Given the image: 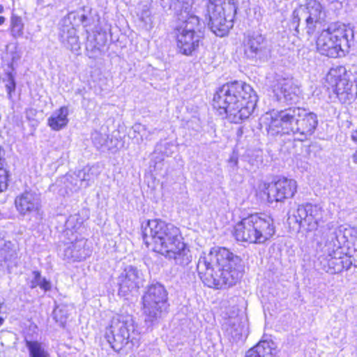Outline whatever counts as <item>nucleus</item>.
<instances>
[{"label": "nucleus", "mask_w": 357, "mask_h": 357, "mask_svg": "<svg viewBox=\"0 0 357 357\" xmlns=\"http://www.w3.org/2000/svg\"><path fill=\"white\" fill-rule=\"evenodd\" d=\"M3 6L0 5V13H3Z\"/></svg>", "instance_id": "a19ab883"}, {"label": "nucleus", "mask_w": 357, "mask_h": 357, "mask_svg": "<svg viewBox=\"0 0 357 357\" xmlns=\"http://www.w3.org/2000/svg\"><path fill=\"white\" fill-rule=\"evenodd\" d=\"M13 255H14V252H12L11 253H10L8 255H5L4 259L6 261V260H10L11 259V257L13 256Z\"/></svg>", "instance_id": "58836bf2"}, {"label": "nucleus", "mask_w": 357, "mask_h": 357, "mask_svg": "<svg viewBox=\"0 0 357 357\" xmlns=\"http://www.w3.org/2000/svg\"><path fill=\"white\" fill-rule=\"evenodd\" d=\"M8 174L3 167H0V192L5 190L8 186Z\"/></svg>", "instance_id": "7c9ffc66"}, {"label": "nucleus", "mask_w": 357, "mask_h": 357, "mask_svg": "<svg viewBox=\"0 0 357 357\" xmlns=\"http://www.w3.org/2000/svg\"><path fill=\"white\" fill-rule=\"evenodd\" d=\"M63 41H66L67 47L73 52H77L80 49L78 36L69 38Z\"/></svg>", "instance_id": "c756f323"}, {"label": "nucleus", "mask_w": 357, "mask_h": 357, "mask_svg": "<svg viewBox=\"0 0 357 357\" xmlns=\"http://www.w3.org/2000/svg\"><path fill=\"white\" fill-rule=\"evenodd\" d=\"M140 20L146 25L150 26L153 24V20L151 15V11L149 9L143 10L140 14Z\"/></svg>", "instance_id": "473e14b6"}, {"label": "nucleus", "mask_w": 357, "mask_h": 357, "mask_svg": "<svg viewBox=\"0 0 357 357\" xmlns=\"http://www.w3.org/2000/svg\"><path fill=\"white\" fill-rule=\"evenodd\" d=\"M17 211L22 216L41 215V200L38 194L33 191H25L15 199Z\"/></svg>", "instance_id": "dca6fc26"}, {"label": "nucleus", "mask_w": 357, "mask_h": 357, "mask_svg": "<svg viewBox=\"0 0 357 357\" xmlns=\"http://www.w3.org/2000/svg\"><path fill=\"white\" fill-rule=\"evenodd\" d=\"M8 82L6 84V88L7 90L8 96L9 98H11L12 97V93L15 91V82L14 80L13 77L11 74H8Z\"/></svg>", "instance_id": "2f4dec72"}, {"label": "nucleus", "mask_w": 357, "mask_h": 357, "mask_svg": "<svg viewBox=\"0 0 357 357\" xmlns=\"http://www.w3.org/2000/svg\"><path fill=\"white\" fill-rule=\"evenodd\" d=\"M91 169H83L79 170L77 174L75 176H70L69 180L71 183L73 181H79L78 183H75L73 187L70 188L71 192H77L79 189L86 188L91 185V182L94 180L95 176L91 172Z\"/></svg>", "instance_id": "4be33fe9"}, {"label": "nucleus", "mask_w": 357, "mask_h": 357, "mask_svg": "<svg viewBox=\"0 0 357 357\" xmlns=\"http://www.w3.org/2000/svg\"><path fill=\"white\" fill-rule=\"evenodd\" d=\"M269 202H282L294 197L297 190L296 181L287 178H280L273 184L264 183Z\"/></svg>", "instance_id": "2eb2a0df"}, {"label": "nucleus", "mask_w": 357, "mask_h": 357, "mask_svg": "<svg viewBox=\"0 0 357 357\" xmlns=\"http://www.w3.org/2000/svg\"><path fill=\"white\" fill-rule=\"evenodd\" d=\"M257 102L251 86L241 82L227 83L220 87L213 97V105L220 114H227L234 123L248 119Z\"/></svg>", "instance_id": "20e7f679"}, {"label": "nucleus", "mask_w": 357, "mask_h": 357, "mask_svg": "<svg viewBox=\"0 0 357 357\" xmlns=\"http://www.w3.org/2000/svg\"><path fill=\"white\" fill-rule=\"evenodd\" d=\"M357 25L340 24L330 26L323 31L317 40V48L320 54L329 57H337L343 52L344 47H349V43L357 34Z\"/></svg>", "instance_id": "0eeeda50"}, {"label": "nucleus", "mask_w": 357, "mask_h": 357, "mask_svg": "<svg viewBox=\"0 0 357 357\" xmlns=\"http://www.w3.org/2000/svg\"><path fill=\"white\" fill-rule=\"evenodd\" d=\"M275 232L272 218L252 214L235 225L233 234L238 241L262 244L269 240Z\"/></svg>", "instance_id": "423d86ee"}, {"label": "nucleus", "mask_w": 357, "mask_h": 357, "mask_svg": "<svg viewBox=\"0 0 357 357\" xmlns=\"http://www.w3.org/2000/svg\"><path fill=\"white\" fill-rule=\"evenodd\" d=\"M351 138L355 143L357 144V130H354L351 132ZM352 160L354 163L357 164V150L352 155Z\"/></svg>", "instance_id": "c9c22d12"}, {"label": "nucleus", "mask_w": 357, "mask_h": 357, "mask_svg": "<svg viewBox=\"0 0 357 357\" xmlns=\"http://www.w3.org/2000/svg\"><path fill=\"white\" fill-rule=\"evenodd\" d=\"M331 263L333 264V257L331 258Z\"/></svg>", "instance_id": "37998d69"}, {"label": "nucleus", "mask_w": 357, "mask_h": 357, "mask_svg": "<svg viewBox=\"0 0 357 357\" xmlns=\"http://www.w3.org/2000/svg\"><path fill=\"white\" fill-rule=\"evenodd\" d=\"M237 9V0H209L207 12L211 30L220 37L227 34L233 27Z\"/></svg>", "instance_id": "6e6552de"}, {"label": "nucleus", "mask_w": 357, "mask_h": 357, "mask_svg": "<svg viewBox=\"0 0 357 357\" xmlns=\"http://www.w3.org/2000/svg\"><path fill=\"white\" fill-rule=\"evenodd\" d=\"M133 131L135 133H137L139 137H138L137 135H134L133 137L136 138L137 142L139 143L144 140V138L147 139L148 135H146V128L140 124H135L132 127Z\"/></svg>", "instance_id": "c85d7f7f"}, {"label": "nucleus", "mask_w": 357, "mask_h": 357, "mask_svg": "<svg viewBox=\"0 0 357 357\" xmlns=\"http://www.w3.org/2000/svg\"><path fill=\"white\" fill-rule=\"evenodd\" d=\"M143 281L142 273L132 266H126L119 277V291L123 296L139 288Z\"/></svg>", "instance_id": "a211bd4d"}, {"label": "nucleus", "mask_w": 357, "mask_h": 357, "mask_svg": "<svg viewBox=\"0 0 357 357\" xmlns=\"http://www.w3.org/2000/svg\"><path fill=\"white\" fill-rule=\"evenodd\" d=\"M31 357H50L49 353L45 349L41 343L37 341L26 340Z\"/></svg>", "instance_id": "a878e982"}, {"label": "nucleus", "mask_w": 357, "mask_h": 357, "mask_svg": "<svg viewBox=\"0 0 357 357\" xmlns=\"http://www.w3.org/2000/svg\"><path fill=\"white\" fill-rule=\"evenodd\" d=\"M33 279L31 281L30 283V287L33 289L36 287H39L41 275L40 272L38 271H33Z\"/></svg>", "instance_id": "72a5a7b5"}, {"label": "nucleus", "mask_w": 357, "mask_h": 357, "mask_svg": "<svg viewBox=\"0 0 357 357\" xmlns=\"http://www.w3.org/2000/svg\"><path fill=\"white\" fill-rule=\"evenodd\" d=\"M39 287L44 291H49L51 289V283L45 278L41 277Z\"/></svg>", "instance_id": "f704fd0d"}, {"label": "nucleus", "mask_w": 357, "mask_h": 357, "mask_svg": "<svg viewBox=\"0 0 357 357\" xmlns=\"http://www.w3.org/2000/svg\"><path fill=\"white\" fill-rule=\"evenodd\" d=\"M92 142L97 149H100L104 147L107 142L108 135L106 133H102L95 131L91 135Z\"/></svg>", "instance_id": "cd10ccee"}, {"label": "nucleus", "mask_w": 357, "mask_h": 357, "mask_svg": "<svg viewBox=\"0 0 357 357\" xmlns=\"http://www.w3.org/2000/svg\"><path fill=\"white\" fill-rule=\"evenodd\" d=\"M6 21V18L4 17L0 16V26L2 25Z\"/></svg>", "instance_id": "ea45409f"}, {"label": "nucleus", "mask_w": 357, "mask_h": 357, "mask_svg": "<svg viewBox=\"0 0 357 357\" xmlns=\"http://www.w3.org/2000/svg\"><path fill=\"white\" fill-rule=\"evenodd\" d=\"M84 221V219L79 214L69 216L66 222L65 235L67 236L78 235V231L81 229Z\"/></svg>", "instance_id": "393cba45"}, {"label": "nucleus", "mask_w": 357, "mask_h": 357, "mask_svg": "<svg viewBox=\"0 0 357 357\" xmlns=\"http://www.w3.org/2000/svg\"><path fill=\"white\" fill-rule=\"evenodd\" d=\"M326 80L333 89L341 102H350L355 98L356 88L353 82L347 78L344 67L338 66L331 68L326 75Z\"/></svg>", "instance_id": "4468645a"}, {"label": "nucleus", "mask_w": 357, "mask_h": 357, "mask_svg": "<svg viewBox=\"0 0 357 357\" xmlns=\"http://www.w3.org/2000/svg\"><path fill=\"white\" fill-rule=\"evenodd\" d=\"M175 27L176 46L179 53L190 56L195 52L203 38L202 24L192 10L193 0H178Z\"/></svg>", "instance_id": "39448f33"}, {"label": "nucleus", "mask_w": 357, "mask_h": 357, "mask_svg": "<svg viewBox=\"0 0 357 357\" xmlns=\"http://www.w3.org/2000/svg\"><path fill=\"white\" fill-rule=\"evenodd\" d=\"M324 237L325 252L332 257L333 254L347 243L354 244L357 241V227L340 225L335 227L333 222L326 224L322 230Z\"/></svg>", "instance_id": "9b49d317"}, {"label": "nucleus", "mask_w": 357, "mask_h": 357, "mask_svg": "<svg viewBox=\"0 0 357 357\" xmlns=\"http://www.w3.org/2000/svg\"><path fill=\"white\" fill-rule=\"evenodd\" d=\"M11 35L17 38L22 37L24 34V23L22 19L17 15H13L10 18Z\"/></svg>", "instance_id": "bb28decb"}, {"label": "nucleus", "mask_w": 357, "mask_h": 357, "mask_svg": "<svg viewBox=\"0 0 357 357\" xmlns=\"http://www.w3.org/2000/svg\"><path fill=\"white\" fill-rule=\"evenodd\" d=\"M264 38L259 33L248 36L244 40V53L248 58L255 59L262 50Z\"/></svg>", "instance_id": "aec40b11"}, {"label": "nucleus", "mask_w": 357, "mask_h": 357, "mask_svg": "<svg viewBox=\"0 0 357 357\" xmlns=\"http://www.w3.org/2000/svg\"><path fill=\"white\" fill-rule=\"evenodd\" d=\"M167 300V294L162 284L156 283L150 285L143 296L145 321L153 322L160 318L166 308Z\"/></svg>", "instance_id": "f8f14e48"}, {"label": "nucleus", "mask_w": 357, "mask_h": 357, "mask_svg": "<svg viewBox=\"0 0 357 357\" xmlns=\"http://www.w3.org/2000/svg\"><path fill=\"white\" fill-rule=\"evenodd\" d=\"M294 217L296 222L307 233L318 231V233L315 234L316 240L318 241L317 237L320 236L322 241H318V243L321 245L324 243L326 234H323L322 230L326 228V225L322 226V224L326 220V215L324 208L320 204L311 203L301 204L298 206Z\"/></svg>", "instance_id": "9d476101"}, {"label": "nucleus", "mask_w": 357, "mask_h": 357, "mask_svg": "<svg viewBox=\"0 0 357 357\" xmlns=\"http://www.w3.org/2000/svg\"><path fill=\"white\" fill-rule=\"evenodd\" d=\"M143 239L147 247L174 260L176 264L187 266L192 255L183 242L178 227L172 224L155 219L149 220L143 227Z\"/></svg>", "instance_id": "f03ea898"}, {"label": "nucleus", "mask_w": 357, "mask_h": 357, "mask_svg": "<svg viewBox=\"0 0 357 357\" xmlns=\"http://www.w3.org/2000/svg\"><path fill=\"white\" fill-rule=\"evenodd\" d=\"M229 162L232 163L234 166H236L238 163V160L236 158L231 157L229 160Z\"/></svg>", "instance_id": "4c0bfd02"}, {"label": "nucleus", "mask_w": 357, "mask_h": 357, "mask_svg": "<svg viewBox=\"0 0 357 357\" xmlns=\"http://www.w3.org/2000/svg\"><path fill=\"white\" fill-rule=\"evenodd\" d=\"M197 268L200 278L209 287H231L243 275L241 259L225 248H213L201 256Z\"/></svg>", "instance_id": "f257e3e1"}, {"label": "nucleus", "mask_w": 357, "mask_h": 357, "mask_svg": "<svg viewBox=\"0 0 357 357\" xmlns=\"http://www.w3.org/2000/svg\"><path fill=\"white\" fill-rule=\"evenodd\" d=\"M77 174H70V175H68L67 176V178H66V181H67V184H66V186L67 188H69V190H70V188L73 186V185H75V183H78L79 184V181H73V183H71L69 180L70 177V176H75Z\"/></svg>", "instance_id": "e433bc0d"}, {"label": "nucleus", "mask_w": 357, "mask_h": 357, "mask_svg": "<svg viewBox=\"0 0 357 357\" xmlns=\"http://www.w3.org/2000/svg\"><path fill=\"white\" fill-rule=\"evenodd\" d=\"M354 246L355 247V250L357 251V240L356 243H354Z\"/></svg>", "instance_id": "79ce46f5"}, {"label": "nucleus", "mask_w": 357, "mask_h": 357, "mask_svg": "<svg viewBox=\"0 0 357 357\" xmlns=\"http://www.w3.org/2000/svg\"><path fill=\"white\" fill-rule=\"evenodd\" d=\"M75 17L76 14L75 13H70L62 20V24L60 27L59 33L62 40L77 36L76 29L72 24V20H75Z\"/></svg>", "instance_id": "b1692460"}, {"label": "nucleus", "mask_w": 357, "mask_h": 357, "mask_svg": "<svg viewBox=\"0 0 357 357\" xmlns=\"http://www.w3.org/2000/svg\"><path fill=\"white\" fill-rule=\"evenodd\" d=\"M69 109L66 106H62L54 111L47 119V125L52 130L58 131L62 130L68 123Z\"/></svg>", "instance_id": "412c9836"}, {"label": "nucleus", "mask_w": 357, "mask_h": 357, "mask_svg": "<svg viewBox=\"0 0 357 357\" xmlns=\"http://www.w3.org/2000/svg\"><path fill=\"white\" fill-rule=\"evenodd\" d=\"M277 100L287 104L296 103L299 100L300 89L291 79H282L273 88Z\"/></svg>", "instance_id": "f3484780"}, {"label": "nucleus", "mask_w": 357, "mask_h": 357, "mask_svg": "<svg viewBox=\"0 0 357 357\" xmlns=\"http://www.w3.org/2000/svg\"><path fill=\"white\" fill-rule=\"evenodd\" d=\"M326 16L325 10L317 0H307L304 5L299 6L292 13L291 24L298 31L301 17L305 18L306 29L308 34L312 33L317 24H321Z\"/></svg>", "instance_id": "ddd939ff"}, {"label": "nucleus", "mask_w": 357, "mask_h": 357, "mask_svg": "<svg viewBox=\"0 0 357 357\" xmlns=\"http://www.w3.org/2000/svg\"><path fill=\"white\" fill-rule=\"evenodd\" d=\"M69 239V245L64 250V256L67 259L73 261H82L85 259L87 252L85 250L86 240L84 238L75 235V236H68Z\"/></svg>", "instance_id": "6ab92c4d"}, {"label": "nucleus", "mask_w": 357, "mask_h": 357, "mask_svg": "<svg viewBox=\"0 0 357 357\" xmlns=\"http://www.w3.org/2000/svg\"><path fill=\"white\" fill-rule=\"evenodd\" d=\"M273 345L271 342L261 341L248 351L245 357H274Z\"/></svg>", "instance_id": "5701e85b"}, {"label": "nucleus", "mask_w": 357, "mask_h": 357, "mask_svg": "<svg viewBox=\"0 0 357 357\" xmlns=\"http://www.w3.org/2000/svg\"><path fill=\"white\" fill-rule=\"evenodd\" d=\"M316 114L301 107H289L280 111L267 112L262 123L268 135L292 134L299 141L306 140L317 126Z\"/></svg>", "instance_id": "7ed1b4c3"}, {"label": "nucleus", "mask_w": 357, "mask_h": 357, "mask_svg": "<svg viewBox=\"0 0 357 357\" xmlns=\"http://www.w3.org/2000/svg\"><path fill=\"white\" fill-rule=\"evenodd\" d=\"M139 336L132 317L130 314H117L114 317L110 328L106 332V337L112 348L119 351L130 340Z\"/></svg>", "instance_id": "1a4fd4ad"}]
</instances>
